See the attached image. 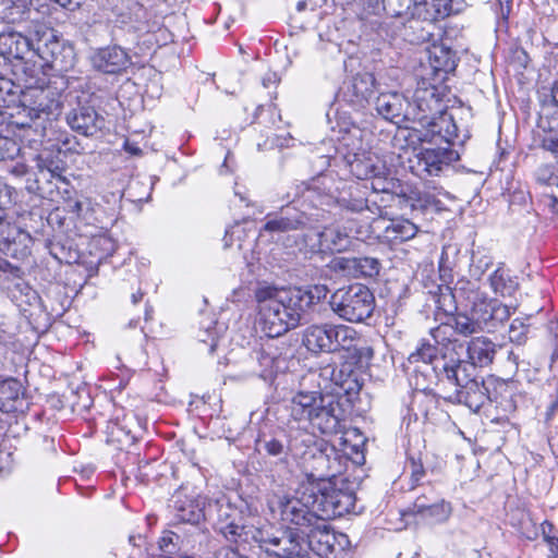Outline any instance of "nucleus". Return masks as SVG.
Returning a JSON list of instances; mask_svg holds the SVG:
<instances>
[{"instance_id": "58836bf2", "label": "nucleus", "mask_w": 558, "mask_h": 558, "mask_svg": "<svg viewBox=\"0 0 558 558\" xmlns=\"http://www.w3.org/2000/svg\"><path fill=\"white\" fill-rule=\"evenodd\" d=\"M328 178L323 175L315 179L307 189L306 198L314 203V206H328L333 202V196L328 193H322V186L326 187Z\"/></svg>"}, {"instance_id": "423d86ee", "label": "nucleus", "mask_w": 558, "mask_h": 558, "mask_svg": "<svg viewBox=\"0 0 558 558\" xmlns=\"http://www.w3.org/2000/svg\"><path fill=\"white\" fill-rule=\"evenodd\" d=\"M314 490L308 484L303 487L300 497H288L274 494L268 498V508L275 519L284 524L294 525L302 536L306 530L312 527L320 514L314 508Z\"/></svg>"}, {"instance_id": "680f3d73", "label": "nucleus", "mask_w": 558, "mask_h": 558, "mask_svg": "<svg viewBox=\"0 0 558 558\" xmlns=\"http://www.w3.org/2000/svg\"><path fill=\"white\" fill-rule=\"evenodd\" d=\"M172 536H173V533L172 532H169L167 533L166 535H163L159 542H158V545H159V548L162 550V551H168V548L170 545H172L173 543V539H172Z\"/></svg>"}, {"instance_id": "49530a36", "label": "nucleus", "mask_w": 558, "mask_h": 558, "mask_svg": "<svg viewBox=\"0 0 558 558\" xmlns=\"http://www.w3.org/2000/svg\"><path fill=\"white\" fill-rule=\"evenodd\" d=\"M544 131L543 147L554 154H558V121L549 122L548 128H544Z\"/></svg>"}, {"instance_id": "603ef678", "label": "nucleus", "mask_w": 558, "mask_h": 558, "mask_svg": "<svg viewBox=\"0 0 558 558\" xmlns=\"http://www.w3.org/2000/svg\"><path fill=\"white\" fill-rule=\"evenodd\" d=\"M293 543L296 545L294 550H288L287 554L284 553L277 558H310L306 551V547L303 543H301L298 538H295Z\"/></svg>"}, {"instance_id": "9d476101", "label": "nucleus", "mask_w": 558, "mask_h": 558, "mask_svg": "<svg viewBox=\"0 0 558 558\" xmlns=\"http://www.w3.org/2000/svg\"><path fill=\"white\" fill-rule=\"evenodd\" d=\"M436 98L439 102V109L422 111L425 118L422 121H416V124L421 126V129L416 128L415 130L420 133L417 138L421 142L454 144L459 138V128L454 121L453 113L447 110L438 87H436Z\"/></svg>"}, {"instance_id": "5701e85b", "label": "nucleus", "mask_w": 558, "mask_h": 558, "mask_svg": "<svg viewBox=\"0 0 558 558\" xmlns=\"http://www.w3.org/2000/svg\"><path fill=\"white\" fill-rule=\"evenodd\" d=\"M33 48L34 44L20 32L0 33V56L4 59L23 60Z\"/></svg>"}, {"instance_id": "ddd939ff", "label": "nucleus", "mask_w": 558, "mask_h": 558, "mask_svg": "<svg viewBox=\"0 0 558 558\" xmlns=\"http://www.w3.org/2000/svg\"><path fill=\"white\" fill-rule=\"evenodd\" d=\"M305 547L311 548L316 555L331 558L336 554V545H340L339 538L344 535H337L327 523V519L320 517L318 521L302 536H295Z\"/></svg>"}, {"instance_id": "0e129e2a", "label": "nucleus", "mask_w": 558, "mask_h": 558, "mask_svg": "<svg viewBox=\"0 0 558 558\" xmlns=\"http://www.w3.org/2000/svg\"><path fill=\"white\" fill-rule=\"evenodd\" d=\"M202 515H203L202 512L198 511L196 513L192 512L190 517H186L183 514L181 518H182V520L187 521V522H198L199 519L202 518Z\"/></svg>"}, {"instance_id": "7ed1b4c3", "label": "nucleus", "mask_w": 558, "mask_h": 558, "mask_svg": "<svg viewBox=\"0 0 558 558\" xmlns=\"http://www.w3.org/2000/svg\"><path fill=\"white\" fill-rule=\"evenodd\" d=\"M375 109L385 120L407 129L416 130V121H422L425 114L422 111L439 109L436 98V86L426 82L418 83L413 93L412 101L398 92L381 93L376 98Z\"/></svg>"}, {"instance_id": "393cba45", "label": "nucleus", "mask_w": 558, "mask_h": 558, "mask_svg": "<svg viewBox=\"0 0 558 558\" xmlns=\"http://www.w3.org/2000/svg\"><path fill=\"white\" fill-rule=\"evenodd\" d=\"M486 392L484 384L475 379L465 387L453 390L446 398L452 402L463 403L472 411L477 412L488 399Z\"/></svg>"}, {"instance_id": "412c9836", "label": "nucleus", "mask_w": 558, "mask_h": 558, "mask_svg": "<svg viewBox=\"0 0 558 558\" xmlns=\"http://www.w3.org/2000/svg\"><path fill=\"white\" fill-rule=\"evenodd\" d=\"M26 405L22 383L13 377L0 381V411L5 413L23 412Z\"/></svg>"}, {"instance_id": "cd10ccee", "label": "nucleus", "mask_w": 558, "mask_h": 558, "mask_svg": "<svg viewBox=\"0 0 558 558\" xmlns=\"http://www.w3.org/2000/svg\"><path fill=\"white\" fill-rule=\"evenodd\" d=\"M226 331L225 324L206 319L201 324L197 339L201 344L205 345L207 352L213 354L225 343Z\"/></svg>"}, {"instance_id": "c03bdc74", "label": "nucleus", "mask_w": 558, "mask_h": 558, "mask_svg": "<svg viewBox=\"0 0 558 558\" xmlns=\"http://www.w3.org/2000/svg\"><path fill=\"white\" fill-rule=\"evenodd\" d=\"M436 307L446 315H452L457 311L456 295L448 286H439L435 295Z\"/></svg>"}, {"instance_id": "a18cd8bd", "label": "nucleus", "mask_w": 558, "mask_h": 558, "mask_svg": "<svg viewBox=\"0 0 558 558\" xmlns=\"http://www.w3.org/2000/svg\"><path fill=\"white\" fill-rule=\"evenodd\" d=\"M31 10L24 1L12 3L4 10V19L8 23H21L29 19Z\"/></svg>"}, {"instance_id": "2f4dec72", "label": "nucleus", "mask_w": 558, "mask_h": 558, "mask_svg": "<svg viewBox=\"0 0 558 558\" xmlns=\"http://www.w3.org/2000/svg\"><path fill=\"white\" fill-rule=\"evenodd\" d=\"M364 132L355 125L341 132V136L338 138L337 150L343 154V157L348 159L353 155H361V151L366 150L363 142Z\"/></svg>"}, {"instance_id": "3c124183", "label": "nucleus", "mask_w": 558, "mask_h": 558, "mask_svg": "<svg viewBox=\"0 0 558 558\" xmlns=\"http://www.w3.org/2000/svg\"><path fill=\"white\" fill-rule=\"evenodd\" d=\"M246 532L247 530L245 526H240L234 523L227 524L222 530L225 537L231 542H238V539L241 538L243 534L247 536L248 534H246Z\"/></svg>"}, {"instance_id": "6e6552de", "label": "nucleus", "mask_w": 558, "mask_h": 558, "mask_svg": "<svg viewBox=\"0 0 558 558\" xmlns=\"http://www.w3.org/2000/svg\"><path fill=\"white\" fill-rule=\"evenodd\" d=\"M332 312L350 323H362L369 318L375 308V298L371 290L354 283L336 290L329 301Z\"/></svg>"}, {"instance_id": "f03ea898", "label": "nucleus", "mask_w": 558, "mask_h": 558, "mask_svg": "<svg viewBox=\"0 0 558 558\" xmlns=\"http://www.w3.org/2000/svg\"><path fill=\"white\" fill-rule=\"evenodd\" d=\"M287 410L291 428H317L323 434H337L340 430L338 403L318 390H298L288 401Z\"/></svg>"}, {"instance_id": "f8f14e48", "label": "nucleus", "mask_w": 558, "mask_h": 558, "mask_svg": "<svg viewBox=\"0 0 558 558\" xmlns=\"http://www.w3.org/2000/svg\"><path fill=\"white\" fill-rule=\"evenodd\" d=\"M361 233V228L354 220L335 222L317 233V250L331 253L347 251L353 245V241L359 239Z\"/></svg>"}, {"instance_id": "052dcab7", "label": "nucleus", "mask_w": 558, "mask_h": 558, "mask_svg": "<svg viewBox=\"0 0 558 558\" xmlns=\"http://www.w3.org/2000/svg\"><path fill=\"white\" fill-rule=\"evenodd\" d=\"M519 328H524L523 323L519 319H514L510 325V339L521 341L523 332L515 333Z\"/></svg>"}, {"instance_id": "338daca9", "label": "nucleus", "mask_w": 558, "mask_h": 558, "mask_svg": "<svg viewBox=\"0 0 558 558\" xmlns=\"http://www.w3.org/2000/svg\"><path fill=\"white\" fill-rule=\"evenodd\" d=\"M70 210L73 213H80L82 209V204L80 202H74L69 204Z\"/></svg>"}, {"instance_id": "b1692460", "label": "nucleus", "mask_w": 558, "mask_h": 558, "mask_svg": "<svg viewBox=\"0 0 558 558\" xmlns=\"http://www.w3.org/2000/svg\"><path fill=\"white\" fill-rule=\"evenodd\" d=\"M13 189L0 178V250L15 241L19 229L5 220V210L13 204Z\"/></svg>"}, {"instance_id": "a211bd4d", "label": "nucleus", "mask_w": 558, "mask_h": 558, "mask_svg": "<svg viewBox=\"0 0 558 558\" xmlns=\"http://www.w3.org/2000/svg\"><path fill=\"white\" fill-rule=\"evenodd\" d=\"M66 122L72 130L84 136H93L105 128V118L93 107L73 109L66 116Z\"/></svg>"}, {"instance_id": "4468645a", "label": "nucleus", "mask_w": 558, "mask_h": 558, "mask_svg": "<svg viewBox=\"0 0 558 558\" xmlns=\"http://www.w3.org/2000/svg\"><path fill=\"white\" fill-rule=\"evenodd\" d=\"M246 534H251L252 539L265 551L266 558H277L284 553L287 554L288 550L296 548L293 543L296 537L292 533L250 527Z\"/></svg>"}, {"instance_id": "0eeeda50", "label": "nucleus", "mask_w": 558, "mask_h": 558, "mask_svg": "<svg viewBox=\"0 0 558 558\" xmlns=\"http://www.w3.org/2000/svg\"><path fill=\"white\" fill-rule=\"evenodd\" d=\"M308 486L314 492V508L324 519L342 517L355 507V495L352 490L341 489L329 480V474L318 473L310 475Z\"/></svg>"}, {"instance_id": "dca6fc26", "label": "nucleus", "mask_w": 558, "mask_h": 558, "mask_svg": "<svg viewBox=\"0 0 558 558\" xmlns=\"http://www.w3.org/2000/svg\"><path fill=\"white\" fill-rule=\"evenodd\" d=\"M458 155L449 146L437 148H422L416 155V163L413 166L418 173L437 175L445 166H449Z\"/></svg>"}, {"instance_id": "774afa93", "label": "nucleus", "mask_w": 558, "mask_h": 558, "mask_svg": "<svg viewBox=\"0 0 558 558\" xmlns=\"http://www.w3.org/2000/svg\"><path fill=\"white\" fill-rule=\"evenodd\" d=\"M315 460L320 465H324V464H326L328 462L327 457L323 452H320L317 457H315Z\"/></svg>"}, {"instance_id": "f3484780", "label": "nucleus", "mask_w": 558, "mask_h": 558, "mask_svg": "<svg viewBox=\"0 0 558 558\" xmlns=\"http://www.w3.org/2000/svg\"><path fill=\"white\" fill-rule=\"evenodd\" d=\"M90 62L93 68L106 74H117L125 70L130 64V57L119 46H109L96 50Z\"/></svg>"}, {"instance_id": "4be33fe9", "label": "nucleus", "mask_w": 558, "mask_h": 558, "mask_svg": "<svg viewBox=\"0 0 558 558\" xmlns=\"http://www.w3.org/2000/svg\"><path fill=\"white\" fill-rule=\"evenodd\" d=\"M332 267L352 277H374L379 272V263L373 257H337Z\"/></svg>"}, {"instance_id": "a878e982", "label": "nucleus", "mask_w": 558, "mask_h": 558, "mask_svg": "<svg viewBox=\"0 0 558 558\" xmlns=\"http://www.w3.org/2000/svg\"><path fill=\"white\" fill-rule=\"evenodd\" d=\"M254 353L259 366L258 375L264 379L274 377L287 366L286 359L269 342L262 344Z\"/></svg>"}, {"instance_id": "72a5a7b5", "label": "nucleus", "mask_w": 558, "mask_h": 558, "mask_svg": "<svg viewBox=\"0 0 558 558\" xmlns=\"http://www.w3.org/2000/svg\"><path fill=\"white\" fill-rule=\"evenodd\" d=\"M417 233V227L407 220H392L386 228H385V236L390 241H408L415 236Z\"/></svg>"}, {"instance_id": "9b49d317", "label": "nucleus", "mask_w": 558, "mask_h": 558, "mask_svg": "<svg viewBox=\"0 0 558 558\" xmlns=\"http://www.w3.org/2000/svg\"><path fill=\"white\" fill-rule=\"evenodd\" d=\"M469 287L465 299L471 307L470 312L475 320L486 331H494L499 325L509 319L511 308L498 300L489 299L486 293L480 291L470 281H459L456 291L463 292Z\"/></svg>"}, {"instance_id": "c9c22d12", "label": "nucleus", "mask_w": 558, "mask_h": 558, "mask_svg": "<svg viewBox=\"0 0 558 558\" xmlns=\"http://www.w3.org/2000/svg\"><path fill=\"white\" fill-rule=\"evenodd\" d=\"M21 87L8 77L0 76V107L10 108L20 102Z\"/></svg>"}, {"instance_id": "864d4df0", "label": "nucleus", "mask_w": 558, "mask_h": 558, "mask_svg": "<svg viewBox=\"0 0 558 558\" xmlns=\"http://www.w3.org/2000/svg\"><path fill=\"white\" fill-rule=\"evenodd\" d=\"M490 265H492V260L488 257H481L478 259H473L472 272L474 276H481L489 268Z\"/></svg>"}, {"instance_id": "bf43d9fd", "label": "nucleus", "mask_w": 558, "mask_h": 558, "mask_svg": "<svg viewBox=\"0 0 558 558\" xmlns=\"http://www.w3.org/2000/svg\"><path fill=\"white\" fill-rule=\"evenodd\" d=\"M215 558H239V553L232 547L226 546L216 551Z\"/></svg>"}, {"instance_id": "20e7f679", "label": "nucleus", "mask_w": 558, "mask_h": 558, "mask_svg": "<svg viewBox=\"0 0 558 558\" xmlns=\"http://www.w3.org/2000/svg\"><path fill=\"white\" fill-rule=\"evenodd\" d=\"M61 95L51 87H29L22 93L15 113H10L9 126L34 129L45 135L47 123L61 112Z\"/></svg>"}, {"instance_id": "a19ab883", "label": "nucleus", "mask_w": 558, "mask_h": 558, "mask_svg": "<svg viewBox=\"0 0 558 558\" xmlns=\"http://www.w3.org/2000/svg\"><path fill=\"white\" fill-rule=\"evenodd\" d=\"M438 349L430 343H422L415 352H412L408 360L411 364L423 362V363H433L436 365L434 369H440L441 363H438L441 357H437Z\"/></svg>"}, {"instance_id": "69168bd1", "label": "nucleus", "mask_w": 558, "mask_h": 558, "mask_svg": "<svg viewBox=\"0 0 558 558\" xmlns=\"http://www.w3.org/2000/svg\"><path fill=\"white\" fill-rule=\"evenodd\" d=\"M546 542L550 546L551 553H555L558 549V537L556 535L548 537Z\"/></svg>"}, {"instance_id": "2eb2a0df", "label": "nucleus", "mask_w": 558, "mask_h": 558, "mask_svg": "<svg viewBox=\"0 0 558 558\" xmlns=\"http://www.w3.org/2000/svg\"><path fill=\"white\" fill-rule=\"evenodd\" d=\"M438 363H441V380L446 379L448 384L453 386L454 390L463 388L477 379L476 367L469 361L454 359L452 355L448 356L445 353Z\"/></svg>"}, {"instance_id": "6e6d98bb", "label": "nucleus", "mask_w": 558, "mask_h": 558, "mask_svg": "<svg viewBox=\"0 0 558 558\" xmlns=\"http://www.w3.org/2000/svg\"><path fill=\"white\" fill-rule=\"evenodd\" d=\"M451 330V327L447 324L440 325L437 328L432 329L430 333L437 343H442L447 339V333Z\"/></svg>"}, {"instance_id": "09e8293b", "label": "nucleus", "mask_w": 558, "mask_h": 558, "mask_svg": "<svg viewBox=\"0 0 558 558\" xmlns=\"http://www.w3.org/2000/svg\"><path fill=\"white\" fill-rule=\"evenodd\" d=\"M387 171L384 174L371 177V185L369 187L376 193H388L393 187L392 180H389L386 177ZM368 189V185L365 184V191Z\"/></svg>"}, {"instance_id": "13d9d810", "label": "nucleus", "mask_w": 558, "mask_h": 558, "mask_svg": "<svg viewBox=\"0 0 558 558\" xmlns=\"http://www.w3.org/2000/svg\"><path fill=\"white\" fill-rule=\"evenodd\" d=\"M57 4H59L61 8L69 10V11H75L77 10L84 2V0H52Z\"/></svg>"}, {"instance_id": "bb28decb", "label": "nucleus", "mask_w": 558, "mask_h": 558, "mask_svg": "<svg viewBox=\"0 0 558 558\" xmlns=\"http://www.w3.org/2000/svg\"><path fill=\"white\" fill-rule=\"evenodd\" d=\"M267 218V222L260 230V235H263L264 232L284 233L299 230L305 223L303 215L296 210L291 213L290 209L282 210L280 215H268Z\"/></svg>"}, {"instance_id": "de8ad7c7", "label": "nucleus", "mask_w": 558, "mask_h": 558, "mask_svg": "<svg viewBox=\"0 0 558 558\" xmlns=\"http://www.w3.org/2000/svg\"><path fill=\"white\" fill-rule=\"evenodd\" d=\"M538 98L544 108H558V82H555L551 87H542L538 90Z\"/></svg>"}, {"instance_id": "c756f323", "label": "nucleus", "mask_w": 558, "mask_h": 558, "mask_svg": "<svg viewBox=\"0 0 558 558\" xmlns=\"http://www.w3.org/2000/svg\"><path fill=\"white\" fill-rule=\"evenodd\" d=\"M469 362L476 366H486L494 360L496 345L486 337L472 339L468 344Z\"/></svg>"}, {"instance_id": "473e14b6", "label": "nucleus", "mask_w": 558, "mask_h": 558, "mask_svg": "<svg viewBox=\"0 0 558 558\" xmlns=\"http://www.w3.org/2000/svg\"><path fill=\"white\" fill-rule=\"evenodd\" d=\"M408 13L422 21H436L446 14V0H420L405 10L404 14Z\"/></svg>"}, {"instance_id": "37998d69", "label": "nucleus", "mask_w": 558, "mask_h": 558, "mask_svg": "<svg viewBox=\"0 0 558 558\" xmlns=\"http://www.w3.org/2000/svg\"><path fill=\"white\" fill-rule=\"evenodd\" d=\"M456 331L464 337L485 331L482 326L475 320L472 313L458 314L454 318Z\"/></svg>"}, {"instance_id": "4c0bfd02", "label": "nucleus", "mask_w": 558, "mask_h": 558, "mask_svg": "<svg viewBox=\"0 0 558 558\" xmlns=\"http://www.w3.org/2000/svg\"><path fill=\"white\" fill-rule=\"evenodd\" d=\"M414 402L418 404L422 416L425 421L435 423L440 414L438 401L435 396L421 392L414 397Z\"/></svg>"}, {"instance_id": "4d7b16f0", "label": "nucleus", "mask_w": 558, "mask_h": 558, "mask_svg": "<svg viewBox=\"0 0 558 558\" xmlns=\"http://www.w3.org/2000/svg\"><path fill=\"white\" fill-rule=\"evenodd\" d=\"M555 395L553 396L546 411V418L551 420V417L558 411V378H555Z\"/></svg>"}, {"instance_id": "f704fd0d", "label": "nucleus", "mask_w": 558, "mask_h": 558, "mask_svg": "<svg viewBox=\"0 0 558 558\" xmlns=\"http://www.w3.org/2000/svg\"><path fill=\"white\" fill-rule=\"evenodd\" d=\"M331 335H332V351L338 349H350L354 341L357 339V331L345 325H332L331 324Z\"/></svg>"}, {"instance_id": "aec40b11", "label": "nucleus", "mask_w": 558, "mask_h": 558, "mask_svg": "<svg viewBox=\"0 0 558 558\" xmlns=\"http://www.w3.org/2000/svg\"><path fill=\"white\" fill-rule=\"evenodd\" d=\"M351 173L359 180L368 181L371 177L384 174L387 170L383 160L374 153L364 150L345 159Z\"/></svg>"}, {"instance_id": "39448f33", "label": "nucleus", "mask_w": 558, "mask_h": 558, "mask_svg": "<svg viewBox=\"0 0 558 558\" xmlns=\"http://www.w3.org/2000/svg\"><path fill=\"white\" fill-rule=\"evenodd\" d=\"M314 490L308 484L303 487L300 497H288L274 494L268 498V508L275 519L284 524L294 525L302 536L306 530L312 527L320 514L314 508Z\"/></svg>"}, {"instance_id": "8fccbe9b", "label": "nucleus", "mask_w": 558, "mask_h": 558, "mask_svg": "<svg viewBox=\"0 0 558 558\" xmlns=\"http://www.w3.org/2000/svg\"><path fill=\"white\" fill-rule=\"evenodd\" d=\"M259 446L269 454L272 457H280L287 453V448L283 445L282 441L276 439V438H269L259 440Z\"/></svg>"}, {"instance_id": "f257e3e1", "label": "nucleus", "mask_w": 558, "mask_h": 558, "mask_svg": "<svg viewBox=\"0 0 558 558\" xmlns=\"http://www.w3.org/2000/svg\"><path fill=\"white\" fill-rule=\"evenodd\" d=\"M329 289L314 284L306 289L262 286L255 292L257 322L268 338H277L299 326L307 311L325 300Z\"/></svg>"}, {"instance_id": "79ce46f5", "label": "nucleus", "mask_w": 558, "mask_h": 558, "mask_svg": "<svg viewBox=\"0 0 558 558\" xmlns=\"http://www.w3.org/2000/svg\"><path fill=\"white\" fill-rule=\"evenodd\" d=\"M5 113H0V160L13 159L20 154L21 150L19 143L9 135L4 134L2 124L5 122Z\"/></svg>"}, {"instance_id": "5fc2aeb1", "label": "nucleus", "mask_w": 558, "mask_h": 558, "mask_svg": "<svg viewBox=\"0 0 558 558\" xmlns=\"http://www.w3.org/2000/svg\"><path fill=\"white\" fill-rule=\"evenodd\" d=\"M430 504L428 502L427 498L425 496H420L415 499L413 505L409 508V512L412 514H421L426 511Z\"/></svg>"}, {"instance_id": "ea45409f", "label": "nucleus", "mask_w": 558, "mask_h": 558, "mask_svg": "<svg viewBox=\"0 0 558 558\" xmlns=\"http://www.w3.org/2000/svg\"><path fill=\"white\" fill-rule=\"evenodd\" d=\"M337 202L340 206L344 207L348 210L360 213L367 208V198L366 195L361 191L359 186H354L351 189V192L348 194L341 195L337 198Z\"/></svg>"}, {"instance_id": "e433bc0d", "label": "nucleus", "mask_w": 558, "mask_h": 558, "mask_svg": "<svg viewBox=\"0 0 558 558\" xmlns=\"http://www.w3.org/2000/svg\"><path fill=\"white\" fill-rule=\"evenodd\" d=\"M452 513V506L444 499L430 504L422 518L430 523H444Z\"/></svg>"}, {"instance_id": "c85d7f7f", "label": "nucleus", "mask_w": 558, "mask_h": 558, "mask_svg": "<svg viewBox=\"0 0 558 558\" xmlns=\"http://www.w3.org/2000/svg\"><path fill=\"white\" fill-rule=\"evenodd\" d=\"M304 343L313 352H332L331 324L310 326L304 333Z\"/></svg>"}, {"instance_id": "1a4fd4ad", "label": "nucleus", "mask_w": 558, "mask_h": 558, "mask_svg": "<svg viewBox=\"0 0 558 558\" xmlns=\"http://www.w3.org/2000/svg\"><path fill=\"white\" fill-rule=\"evenodd\" d=\"M33 50L46 65L59 72H66L75 64L74 47L63 40L53 28H36Z\"/></svg>"}, {"instance_id": "e2e57ef3", "label": "nucleus", "mask_w": 558, "mask_h": 558, "mask_svg": "<svg viewBox=\"0 0 558 558\" xmlns=\"http://www.w3.org/2000/svg\"><path fill=\"white\" fill-rule=\"evenodd\" d=\"M542 530H543V535H544V539L547 541L548 537H551L553 535L550 534V532L554 530V526L551 523L549 522H544L542 524Z\"/></svg>"}, {"instance_id": "6ab92c4d", "label": "nucleus", "mask_w": 558, "mask_h": 558, "mask_svg": "<svg viewBox=\"0 0 558 558\" xmlns=\"http://www.w3.org/2000/svg\"><path fill=\"white\" fill-rule=\"evenodd\" d=\"M375 83L373 74H357L342 88V97L353 106L364 107L375 92Z\"/></svg>"}, {"instance_id": "7c9ffc66", "label": "nucleus", "mask_w": 558, "mask_h": 558, "mask_svg": "<svg viewBox=\"0 0 558 558\" xmlns=\"http://www.w3.org/2000/svg\"><path fill=\"white\" fill-rule=\"evenodd\" d=\"M488 281L493 292L504 298L512 296L519 288L517 277L502 266L489 275Z\"/></svg>"}]
</instances>
